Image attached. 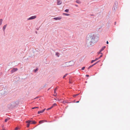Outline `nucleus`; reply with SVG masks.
Here are the masks:
<instances>
[{
    "label": "nucleus",
    "instance_id": "1a4fd4ad",
    "mask_svg": "<svg viewBox=\"0 0 130 130\" xmlns=\"http://www.w3.org/2000/svg\"><path fill=\"white\" fill-rule=\"evenodd\" d=\"M44 122H46V120H41L39 121V123L40 124Z\"/></svg>",
    "mask_w": 130,
    "mask_h": 130
},
{
    "label": "nucleus",
    "instance_id": "39448f33",
    "mask_svg": "<svg viewBox=\"0 0 130 130\" xmlns=\"http://www.w3.org/2000/svg\"><path fill=\"white\" fill-rule=\"evenodd\" d=\"M62 3L61 0H57V4L60 5Z\"/></svg>",
    "mask_w": 130,
    "mask_h": 130
},
{
    "label": "nucleus",
    "instance_id": "7ed1b4c3",
    "mask_svg": "<svg viewBox=\"0 0 130 130\" xmlns=\"http://www.w3.org/2000/svg\"><path fill=\"white\" fill-rule=\"evenodd\" d=\"M36 18V16L35 15L32 16V17H31L29 18L28 19V20H31L34 19L35 18Z\"/></svg>",
    "mask_w": 130,
    "mask_h": 130
},
{
    "label": "nucleus",
    "instance_id": "f257e3e1",
    "mask_svg": "<svg viewBox=\"0 0 130 130\" xmlns=\"http://www.w3.org/2000/svg\"><path fill=\"white\" fill-rule=\"evenodd\" d=\"M97 36L93 33H90L88 34L87 37V43L88 46H92L93 44L96 42Z\"/></svg>",
    "mask_w": 130,
    "mask_h": 130
},
{
    "label": "nucleus",
    "instance_id": "393cba45",
    "mask_svg": "<svg viewBox=\"0 0 130 130\" xmlns=\"http://www.w3.org/2000/svg\"><path fill=\"white\" fill-rule=\"evenodd\" d=\"M97 61V62H96L95 63H94V64H93V65L94 66V65H95V64H97L98 63L99 61Z\"/></svg>",
    "mask_w": 130,
    "mask_h": 130
},
{
    "label": "nucleus",
    "instance_id": "c9c22d12",
    "mask_svg": "<svg viewBox=\"0 0 130 130\" xmlns=\"http://www.w3.org/2000/svg\"><path fill=\"white\" fill-rule=\"evenodd\" d=\"M16 103H16V104H17V105H18V104H19V102H17Z\"/></svg>",
    "mask_w": 130,
    "mask_h": 130
},
{
    "label": "nucleus",
    "instance_id": "79ce46f5",
    "mask_svg": "<svg viewBox=\"0 0 130 130\" xmlns=\"http://www.w3.org/2000/svg\"><path fill=\"white\" fill-rule=\"evenodd\" d=\"M75 6H76L77 7L78 6L76 5H75Z\"/></svg>",
    "mask_w": 130,
    "mask_h": 130
},
{
    "label": "nucleus",
    "instance_id": "5701e85b",
    "mask_svg": "<svg viewBox=\"0 0 130 130\" xmlns=\"http://www.w3.org/2000/svg\"><path fill=\"white\" fill-rule=\"evenodd\" d=\"M9 119H5V122H6L7 121H8L9 120Z\"/></svg>",
    "mask_w": 130,
    "mask_h": 130
},
{
    "label": "nucleus",
    "instance_id": "aec40b11",
    "mask_svg": "<svg viewBox=\"0 0 130 130\" xmlns=\"http://www.w3.org/2000/svg\"><path fill=\"white\" fill-rule=\"evenodd\" d=\"M69 10L68 9H66L65 10V11L67 12H69Z\"/></svg>",
    "mask_w": 130,
    "mask_h": 130
},
{
    "label": "nucleus",
    "instance_id": "0eeeda50",
    "mask_svg": "<svg viewBox=\"0 0 130 130\" xmlns=\"http://www.w3.org/2000/svg\"><path fill=\"white\" fill-rule=\"evenodd\" d=\"M18 69L17 68H14L11 71L12 73H13L15 71H17Z\"/></svg>",
    "mask_w": 130,
    "mask_h": 130
},
{
    "label": "nucleus",
    "instance_id": "7c9ffc66",
    "mask_svg": "<svg viewBox=\"0 0 130 130\" xmlns=\"http://www.w3.org/2000/svg\"><path fill=\"white\" fill-rule=\"evenodd\" d=\"M102 55H101L100 57L99 58H100L101 57H102Z\"/></svg>",
    "mask_w": 130,
    "mask_h": 130
},
{
    "label": "nucleus",
    "instance_id": "37998d69",
    "mask_svg": "<svg viewBox=\"0 0 130 130\" xmlns=\"http://www.w3.org/2000/svg\"><path fill=\"white\" fill-rule=\"evenodd\" d=\"M3 130H6L5 129H3Z\"/></svg>",
    "mask_w": 130,
    "mask_h": 130
},
{
    "label": "nucleus",
    "instance_id": "473e14b6",
    "mask_svg": "<svg viewBox=\"0 0 130 130\" xmlns=\"http://www.w3.org/2000/svg\"><path fill=\"white\" fill-rule=\"evenodd\" d=\"M105 48H106V46H104L102 48V49H104Z\"/></svg>",
    "mask_w": 130,
    "mask_h": 130
},
{
    "label": "nucleus",
    "instance_id": "f8f14e48",
    "mask_svg": "<svg viewBox=\"0 0 130 130\" xmlns=\"http://www.w3.org/2000/svg\"><path fill=\"white\" fill-rule=\"evenodd\" d=\"M76 2L77 3H78V4H80L81 3V2L80 1H79L78 0H77L76 1Z\"/></svg>",
    "mask_w": 130,
    "mask_h": 130
},
{
    "label": "nucleus",
    "instance_id": "2f4dec72",
    "mask_svg": "<svg viewBox=\"0 0 130 130\" xmlns=\"http://www.w3.org/2000/svg\"><path fill=\"white\" fill-rule=\"evenodd\" d=\"M56 91H55V90H54V93H56V94L54 95L55 96L56 95Z\"/></svg>",
    "mask_w": 130,
    "mask_h": 130
},
{
    "label": "nucleus",
    "instance_id": "6e6552de",
    "mask_svg": "<svg viewBox=\"0 0 130 130\" xmlns=\"http://www.w3.org/2000/svg\"><path fill=\"white\" fill-rule=\"evenodd\" d=\"M45 109H43L42 110L39 111L38 112V114H40V113H42L44 111Z\"/></svg>",
    "mask_w": 130,
    "mask_h": 130
},
{
    "label": "nucleus",
    "instance_id": "58836bf2",
    "mask_svg": "<svg viewBox=\"0 0 130 130\" xmlns=\"http://www.w3.org/2000/svg\"><path fill=\"white\" fill-rule=\"evenodd\" d=\"M57 89V88H56L55 89V90H55V91Z\"/></svg>",
    "mask_w": 130,
    "mask_h": 130
},
{
    "label": "nucleus",
    "instance_id": "423d86ee",
    "mask_svg": "<svg viewBox=\"0 0 130 130\" xmlns=\"http://www.w3.org/2000/svg\"><path fill=\"white\" fill-rule=\"evenodd\" d=\"M61 19V17H57L54 18H53L55 20H60Z\"/></svg>",
    "mask_w": 130,
    "mask_h": 130
},
{
    "label": "nucleus",
    "instance_id": "9b49d317",
    "mask_svg": "<svg viewBox=\"0 0 130 130\" xmlns=\"http://www.w3.org/2000/svg\"><path fill=\"white\" fill-rule=\"evenodd\" d=\"M56 55L58 57L59 56V53L58 52H57L56 54Z\"/></svg>",
    "mask_w": 130,
    "mask_h": 130
},
{
    "label": "nucleus",
    "instance_id": "a878e982",
    "mask_svg": "<svg viewBox=\"0 0 130 130\" xmlns=\"http://www.w3.org/2000/svg\"><path fill=\"white\" fill-rule=\"evenodd\" d=\"M95 61V60H92L91 61V63H92L93 62H94Z\"/></svg>",
    "mask_w": 130,
    "mask_h": 130
},
{
    "label": "nucleus",
    "instance_id": "b1692460",
    "mask_svg": "<svg viewBox=\"0 0 130 130\" xmlns=\"http://www.w3.org/2000/svg\"><path fill=\"white\" fill-rule=\"evenodd\" d=\"M67 102H66V101H63L62 102V103H63L65 104V103H66Z\"/></svg>",
    "mask_w": 130,
    "mask_h": 130
},
{
    "label": "nucleus",
    "instance_id": "4c0bfd02",
    "mask_svg": "<svg viewBox=\"0 0 130 130\" xmlns=\"http://www.w3.org/2000/svg\"><path fill=\"white\" fill-rule=\"evenodd\" d=\"M35 108H36V107H33L32 108V109H35Z\"/></svg>",
    "mask_w": 130,
    "mask_h": 130
},
{
    "label": "nucleus",
    "instance_id": "4468645a",
    "mask_svg": "<svg viewBox=\"0 0 130 130\" xmlns=\"http://www.w3.org/2000/svg\"><path fill=\"white\" fill-rule=\"evenodd\" d=\"M2 21H3L2 19H0V25H1L2 24Z\"/></svg>",
    "mask_w": 130,
    "mask_h": 130
},
{
    "label": "nucleus",
    "instance_id": "e433bc0d",
    "mask_svg": "<svg viewBox=\"0 0 130 130\" xmlns=\"http://www.w3.org/2000/svg\"><path fill=\"white\" fill-rule=\"evenodd\" d=\"M106 43L107 44H108V41H107V42H106Z\"/></svg>",
    "mask_w": 130,
    "mask_h": 130
},
{
    "label": "nucleus",
    "instance_id": "ddd939ff",
    "mask_svg": "<svg viewBox=\"0 0 130 130\" xmlns=\"http://www.w3.org/2000/svg\"><path fill=\"white\" fill-rule=\"evenodd\" d=\"M63 14L64 15H66V16H69V14H67L66 13H63Z\"/></svg>",
    "mask_w": 130,
    "mask_h": 130
},
{
    "label": "nucleus",
    "instance_id": "ea45409f",
    "mask_svg": "<svg viewBox=\"0 0 130 130\" xmlns=\"http://www.w3.org/2000/svg\"><path fill=\"white\" fill-rule=\"evenodd\" d=\"M76 103H78V102H79V101H77L76 102Z\"/></svg>",
    "mask_w": 130,
    "mask_h": 130
},
{
    "label": "nucleus",
    "instance_id": "cd10ccee",
    "mask_svg": "<svg viewBox=\"0 0 130 130\" xmlns=\"http://www.w3.org/2000/svg\"><path fill=\"white\" fill-rule=\"evenodd\" d=\"M103 49H101V50L100 51V52H99L98 53V54H100V53L103 50Z\"/></svg>",
    "mask_w": 130,
    "mask_h": 130
},
{
    "label": "nucleus",
    "instance_id": "a19ab883",
    "mask_svg": "<svg viewBox=\"0 0 130 130\" xmlns=\"http://www.w3.org/2000/svg\"><path fill=\"white\" fill-rule=\"evenodd\" d=\"M36 108H39V107H36Z\"/></svg>",
    "mask_w": 130,
    "mask_h": 130
},
{
    "label": "nucleus",
    "instance_id": "a211bd4d",
    "mask_svg": "<svg viewBox=\"0 0 130 130\" xmlns=\"http://www.w3.org/2000/svg\"><path fill=\"white\" fill-rule=\"evenodd\" d=\"M72 83L71 81V80L70 79H69V83Z\"/></svg>",
    "mask_w": 130,
    "mask_h": 130
},
{
    "label": "nucleus",
    "instance_id": "f704fd0d",
    "mask_svg": "<svg viewBox=\"0 0 130 130\" xmlns=\"http://www.w3.org/2000/svg\"><path fill=\"white\" fill-rule=\"evenodd\" d=\"M86 76L87 77H89V75H86Z\"/></svg>",
    "mask_w": 130,
    "mask_h": 130
},
{
    "label": "nucleus",
    "instance_id": "c85d7f7f",
    "mask_svg": "<svg viewBox=\"0 0 130 130\" xmlns=\"http://www.w3.org/2000/svg\"><path fill=\"white\" fill-rule=\"evenodd\" d=\"M100 58H96L95 59V61L97 60H98Z\"/></svg>",
    "mask_w": 130,
    "mask_h": 130
},
{
    "label": "nucleus",
    "instance_id": "f03ea898",
    "mask_svg": "<svg viewBox=\"0 0 130 130\" xmlns=\"http://www.w3.org/2000/svg\"><path fill=\"white\" fill-rule=\"evenodd\" d=\"M70 65L69 64V63L68 62H66L65 63V64L63 65L62 67H68Z\"/></svg>",
    "mask_w": 130,
    "mask_h": 130
},
{
    "label": "nucleus",
    "instance_id": "9d476101",
    "mask_svg": "<svg viewBox=\"0 0 130 130\" xmlns=\"http://www.w3.org/2000/svg\"><path fill=\"white\" fill-rule=\"evenodd\" d=\"M7 25H5L3 27V30L4 31L6 28V26H7Z\"/></svg>",
    "mask_w": 130,
    "mask_h": 130
},
{
    "label": "nucleus",
    "instance_id": "412c9836",
    "mask_svg": "<svg viewBox=\"0 0 130 130\" xmlns=\"http://www.w3.org/2000/svg\"><path fill=\"white\" fill-rule=\"evenodd\" d=\"M68 75V74H66L65 75H64L63 76V78H64V77H65L66 76Z\"/></svg>",
    "mask_w": 130,
    "mask_h": 130
},
{
    "label": "nucleus",
    "instance_id": "dca6fc26",
    "mask_svg": "<svg viewBox=\"0 0 130 130\" xmlns=\"http://www.w3.org/2000/svg\"><path fill=\"white\" fill-rule=\"evenodd\" d=\"M36 122H35V121H32V123H31V124H36Z\"/></svg>",
    "mask_w": 130,
    "mask_h": 130
},
{
    "label": "nucleus",
    "instance_id": "4be33fe9",
    "mask_svg": "<svg viewBox=\"0 0 130 130\" xmlns=\"http://www.w3.org/2000/svg\"><path fill=\"white\" fill-rule=\"evenodd\" d=\"M93 66H94V65H91V66H89V67L88 68V69H89L90 68H91V67H92Z\"/></svg>",
    "mask_w": 130,
    "mask_h": 130
},
{
    "label": "nucleus",
    "instance_id": "6ab92c4d",
    "mask_svg": "<svg viewBox=\"0 0 130 130\" xmlns=\"http://www.w3.org/2000/svg\"><path fill=\"white\" fill-rule=\"evenodd\" d=\"M53 108V107L51 106L50 108H48L47 109V110H48L52 109Z\"/></svg>",
    "mask_w": 130,
    "mask_h": 130
},
{
    "label": "nucleus",
    "instance_id": "72a5a7b5",
    "mask_svg": "<svg viewBox=\"0 0 130 130\" xmlns=\"http://www.w3.org/2000/svg\"><path fill=\"white\" fill-rule=\"evenodd\" d=\"M37 70H38L37 69H36V70H35L34 71L35 72H36Z\"/></svg>",
    "mask_w": 130,
    "mask_h": 130
},
{
    "label": "nucleus",
    "instance_id": "c756f323",
    "mask_svg": "<svg viewBox=\"0 0 130 130\" xmlns=\"http://www.w3.org/2000/svg\"><path fill=\"white\" fill-rule=\"evenodd\" d=\"M18 129V128L17 127L15 128L14 130H17Z\"/></svg>",
    "mask_w": 130,
    "mask_h": 130
},
{
    "label": "nucleus",
    "instance_id": "2eb2a0df",
    "mask_svg": "<svg viewBox=\"0 0 130 130\" xmlns=\"http://www.w3.org/2000/svg\"><path fill=\"white\" fill-rule=\"evenodd\" d=\"M57 105L55 103H54V104H53V105L52 106L53 107H54L55 106H56Z\"/></svg>",
    "mask_w": 130,
    "mask_h": 130
},
{
    "label": "nucleus",
    "instance_id": "f3484780",
    "mask_svg": "<svg viewBox=\"0 0 130 130\" xmlns=\"http://www.w3.org/2000/svg\"><path fill=\"white\" fill-rule=\"evenodd\" d=\"M78 94H79L74 95H73V96L74 97H75L76 96H77L78 95Z\"/></svg>",
    "mask_w": 130,
    "mask_h": 130
},
{
    "label": "nucleus",
    "instance_id": "20e7f679",
    "mask_svg": "<svg viewBox=\"0 0 130 130\" xmlns=\"http://www.w3.org/2000/svg\"><path fill=\"white\" fill-rule=\"evenodd\" d=\"M31 122V121L30 120H28L26 121V122L28 123V124H27V127H28L29 126V125L30 124V122Z\"/></svg>",
    "mask_w": 130,
    "mask_h": 130
},
{
    "label": "nucleus",
    "instance_id": "bb28decb",
    "mask_svg": "<svg viewBox=\"0 0 130 130\" xmlns=\"http://www.w3.org/2000/svg\"><path fill=\"white\" fill-rule=\"evenodd\" d=\"M85 67H83L82 68V70H84Z\"/></svg>",
    "mask_w": 130,
    "mask_h": 130
}]
</instances>
